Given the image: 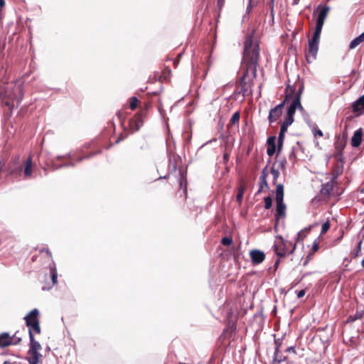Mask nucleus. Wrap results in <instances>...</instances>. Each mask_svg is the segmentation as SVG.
Here are the masks:
<instances>
[{
    "label": "nucleus",
    "instance_id": "f257e3e1",
    "mask_svg": "<svg viewBox=\"0 0 364 364\" xmlns=\"http://www.w3.org/2000/svg\"><path fill=\"white\" fill-rule=\"evenodd\" d=\"M259 50V43L254 40V32L252 31L245 38L241 68L243 74L237 85L236 92L241 94L243 97L252 95V81L257 77Z\"/></svg>",
    "mask_w": 364,
    "mask_h": 364
},
{
    "label": "nucleus",
    "instance_id": "f03ea898",
    "mask_svg": "<svg viewBox=\"0 0 364 364\" xmlns=\"http://www.w3.org/2000/svg\"><path fill=\"white\" fill-rule=\"evenodd\" d=\"M318 9H320V11L316 20L315 31L314 33L312 38L309 40V42L316 44L319 43L322 28L324 24L325 20L328 16V14L330 11V7L328 6H324L323 7H321L319 6Z\"/></svg>",
    "mask_w": 364,
    "mask_h": 364
},
{
    "label": "nucleus",
    "instance_id": "7ed1b4c3",
    "mask_svg": "<svg viewBox=\"0 0 364 364\" xmlns=\"http://www.w3.org/2000/svg\"><path fill=\"white\" fill-rule=\"evenodd\" d=\"M292 86L295 87V92L293 94V97L291 98L293 99V101L288 107L287 114L285 119L293 122L296 109H303V107L301 105V96L304 90V85L302 84H299V88L297 90L296 85H294Z\"/></svg>",
    "mask_w": 364,
    "mask_h": 364
},
{
    "label": "nucleus",
    "instance_id": "20e7f679",
    "mask_svg": "<svg viewBox=\"0 0 364 364\" xmlns=\"http://www.w3.org/2000/svg\"><path fill=\"white\" fill-rule=\"evenodd\" d=\"M295 92V87L287 85L285 90V99L279 105H277L274 108L271 109L269 113V121L270 123L276 122L282 115V109L284 107L286 102L293 97V94Z\"/></svg>",
    "mask_w": 364,
    "mask_h": 364
},
{
    "label": "nucleus",
    "instance_id": "39448f33",
    "mask_svg": "<svg viewBox=\"0 0 364 364\" xmlns=\"http://www.w3.org/2000/svg\"><path fill=\"white\" fill-rule=\"evenodd\" d=\"M23 81L21 79H18L15 82L14 87V97L12 98H4L3 102L9 109L12 110L14 106L18 105L23 96Z\"/></svg>",
    "mask_w": 364,
    "mask_h": 364
},
{
    "label": "nucleus",
    "instance_id": "423d86ee",
    "mask_svg": "<svg viewBox=\"0 0 364 364\" xmlns=\"http://www.w3.org/2000/svg\"><path fill=\"white\" fill-rule=\"evenodd\" d=\"M38 310L37 309H34L24 317L26 326L28 328L29 334L33 333V332L38 334L41 333V327L38 318Z\"/></svg>",
    "mask_w": 364,
    "mask_h": 364
},
{
    "label": "nucleus",
    "instance_id": "0eeeda50",
    "mask_svg": "<svg viewBox=\"0 0 364 364\" xmlns=\"http://www.w3.org/2000/svg\"><path fill=\"white\" fill-rule=\"evenodd\" d=\"M277 140L278 144V151H279L282 149V144H283V139L284 138H267V153L269 156H273L277 149L276 146V139Z\"/></svg>",
    "mask_w": 364,
    "mask_h": 364
},
{
    "label": "nucleus",
    "instance_id": "6e6552de",
    "mask_svg": "<svg viewBox=\"0 0 364 364\" xmlns=\"http://www.w3.org/2000/svg\"><path fill=\"white\" fill-rule=\"evenodd\" d=\"M347 144L346 138H337L335 142V148L336 153L334 154L336 159L338 161H343L342 151L344 149Z\"/></svg>",
    "mask_w": 364,
    "mask_h": 364
},
{
    "label": "nucleus",
    "instance_id": "1a4fd4ad",
    "mask_svg": "<svg viewBox=\"0 0 364 364\" xmlns=\"http://www.w3.org/2000/svg\"><path fill=\"white\" fill-rule=\"evenodd\" d=\"M318 50V44L309 42L308 49L306 52V58L309 63H312L316 59Z\"/></svg>",
    "mask_w": 364,
    "mask_h": 364
},
{
    "label": "nucleus",
    "instance_id": "9d476101",
    "mask_svg": "<svg viewBox=\"0 0 364 364\" xmlns=\"http://www.w3.org/2000/svg\"><path fill=\"white\" fill-rule=\"evenodd\" d=\"M352 109L356 116L361 115L364 112V95L360 96L352 104Z\"/></svg>",
    "mask_w": 364,
    "mask_h": 364
},
{
    "label": "nucleus",
    "instance_id": "9b49d317",
    "mask_svg": "<svg viewBox=\"0 0 364 364\" xmlns=\"http://www.w3.org/2000/svg\"><path fill=\"white\" fill-rule=\"evenodd\" d=\"M252 262L254 264L262 263L265 259V255L262 251L258 250H252L250 253Z\"/></svg>",
    "mask_w": 364,
    "mask_h": 364
},
{
    "label": "nucleus",
    "instance_id": "f8f14e48",
    "mask_svg": "<svg viewBox=\"0 0 364 364\" xmlns=\"http://www.w3.org/2000/svg\"><path fill=\"white\" fill-rule=\"evenodd\" d=\"M143 124V121L139 117H136L129 120V127L131 133H134L139 130L140 127Z\"/></svg>",
    "mask_w": 364,
    "mask_h": 364
},
{
    "label": "nucleus",
    "instance_id": "ddd939ff",
    "mask_svg": "<svg viewBox=\"0 0 364 364\" xmlns=\"http://www.w3.org/2000/svg\"><path fill=\"white\" fill-rule=\"evenodd\" d=\"M277 208L275 218L277 220H279L281 218L285 215L286 205L283 202V200H276Z\"/></svg>",
    "mask_w": 364,
    "mask_h": 364
},
{
    "label": "nucleus",
    "instance_id": "4468645a",
    "mask_svg": "<svg viewBox=\"0 0 364 364\" xmlns=\"http://www.w3.org/2000/svg\"><path fill=\"white\" fill-rule=\"evenodd\" d=\"M41 357V355L38 352L28 350L26 359L29 364H38L39 358Z\"/></svg>",
    "mask_w": 364,
    "mask_h": 364
},
{
    "label": "nucleus",
    "instance_id": "2eb2a0df",
    "mask_svg": "<svg viewBox=\"0 0 364 364\" xmlns=\"http://www.w3.org/2000/svg\"><path fill=\"white\" fill-rule=\"evenodd\" d=\"M13 343V338L8 333L0 334V346L6 347Z\"/></svg>",
    "mask_w": 364,
    "mask_h": 364
},
{
    "label": "nucleus",
    "instance_id": "dca6fc26",
    "mask_svg": "<svg viewBox=\"0 0 364 364\" xmlns=\"http://www.w3.org/2000/svg\"><path fill=\"white\" fill-rule=\"evenodd\" d=\"M240 119V112L236 111L235 112L233 113V114L232 115V117L230 119V122L228 124V129L229 130H230L232 129V127H233L234 126L238 125Z\"/></svg>",
    "mask_w": 364,
    "mask_h": 364
},
{
    "label": "nucleus",
    "instance_id": "f3484780",
    "mask_svg": "<svg viewBox=\"0 0 364 364\" xmlns=\"http://www.w3.org/2000/svg\"><path fill=\"white\" fill-rule=\"evenodd\" d=\"M284 244L282 241V239L281 238V241L278 242L277 244H275L273 246V248L274 250V252L276 255L279 257H284L286 254V250H284Z\"/></svg>",
    "mask_w": 364,
    "mask_h": 364
},
{
    "label": "nucleus",
    "instance_id": "a211bd4d",
    "mask_svg": "<svg viewBox=\"0 0 364 364\" xmlns=\"http://www.w3.org/2000/svg\"><path fill=\"white\" fill-rule=\"evenodd\" d=\"M25 177L28 178L32 176V158L29 156L25 161V168L23 170Z\"/></svg>",
    "mask_w": 364,
    "mask_h": 364
},
{
    "label": "nucleus",
    "instance_id": "6ab92c4d",
    "mask_svg": "<svg viewBox=\"0 0 364 364\" xmlns=\"http://www.w3.org/2000/svg\"><path fill=\"white\" fill-rule=\"evenodd\" d=\"M29 339H30V348L29 350L33 351L38 352L39 350L41 349V346L40 343L35 341L34 336L33 333H30L29 335Z\"/></svg>",
    "mask_w": 364,
    "mask_h": 364
},
{
    "label": "nucleus",
    "instance_id": "aec40b11",
    "mask_svg": "<svg viewBox=\"0 0 364 364\" xmlns=\"http://www.w3.org/2000/svg\"><path fill=\"white\" fill-rule=\"evenodd\" d=\"M364 42V32L354 38L349 44V49L352 50L355 48L361 43Z\"/></svg>",
    "mask_w": 364,
    "mask_h": 364
},
{
    "label": "nucleus",
    "instance_id": "412c9836",
    "mask_svg": "<svg viewBox=\"0 0 364 364\" xmlns=\"http://www.w3.org/2000/svg\"><path fill=\"white\" fill-rule=\"evenodd\" d=\"M50 274L52 279L53 284H56L58 282V272L55 264H53L50 267Z\"/></svg>",
    "mask_w": 364,
    "mask_h": 364
},
{
    "label": "nucleus",
    "instance_id": "4be33fe9",
    "mask_svg": "<svg viewBox=\"0 0 364 364\" xmlns=\"http://www.w3.org/2000/svg\"><path fill=\"white\" fill-rule=\"evenodd\" d=\"M276 200L284 199V186L281 183L278 184L276 188Z\"/></svg>",
    "mask_w": 364,
    "mask_h": 364
},
{
    "label": "nucleus",
    "instance_id": "5701e85b",
    "mask_svg": "<svg viewBox=\"0 0 364 364\" xmlns=\"http://www.w3.org/2000/svg\"><path fill=\"white\" fill-rule=\"evenodd\" d=\"M292 123H293L292 122H290V121H288L287 119H284V121L282 124L280 132L279 133V136H284V134H285V132L287 130L288 127L289 125H291Z\"/></svg>",
    "mask_w": 364,
    "mask_h": 364
},
{
    "label": "nucleus",
    "instance_id": "b1692460",
    "mask_svg": "<svg viewBox=\"0 0 364 364\" xmlns=\"http://www.w3.org/2000/svg\"><path fill=\"white\" fill-rule=\"evenodd\" d=\"M333 190V185L330 183H326L322 186L321 193L323 195H328Z\"/></svg>",
    "mask_w": 364,
    "mask_h": 364
},
{
    "label": "nucleus",
    "instance_id": "393cba45",
    "mask_svg": "<svg viewBox=\"0 0 364 364\" xmlns=\"http://www.w3.org/2000/svg\"><path fill=\"white\" fill-rule=\"evenodd\" d=\"M259 188L258 190V193L262 192V191L263 190L264 188H268V183L267 181V178H264V176L259 177Z\"/></svg>",
    "mask_w": 364,
    "mask_h": 364
},
{
    "label": "nucleus",
    "instance_id": "a878e982",
    "mask_svg": "<svg viewBox=\"0 0 364 364\" xmlns=\"http://www.w3.org/2000/svg\"><path fill=\"white\" fill-rule=\"evenodd\" d=\"M138 103H139V100L137 99V97H132L129 99V108L132 110H134L137 107Z\"/></svg>",
    "mask_w": 364,
    "mask_h": 364
},
{
    "label": "nucleus",
    "instance_id": "bb28decb",
    "mask_svg": "<svg viewBox=\"0 0 364 364\" xmlns=\"http://www.w3.org/2000/svg\"><path fill=\"white\" fill-rule=\"evenodd\" d=\"M244 191H245L244 186H241L238 190V193L236 196V200L238 202V203H240V204L242 203V200L243 198V195H244Z\"/></svg>",
    "mask_w": 364,
    "mask_h": 364
},
{
    "label": "nucleus",
    "instance_id": "cd10ccee",
    "mask_svg": "<svg viewBox=\"0 0 364 364\" xmlns=\"http://www.w3.org/2000/svg\"><path fill=\"white\" fill-rule=\"evenodd\" d=\"M272 175L273 176V183H276L279 176V171L278 169H275L273 166L271 170Z\"/></svg>",
    "mask_w": 364,
    "mask_h": 364
},
{
    "label": "nucleus",
    "instance_id": "c85d7f7f",
    "mask_svg": "<svg viewBox=\"0 0 364 364\" xmlns=\"http://www.w3.org/2000/svg\"><path fill=\"white\" fill-rule=\"evenodd\" d=\"M272 205V200L270 196L264 198V208L269 209Z\"/></svg>",
    "mask_w": 364,
    "mask_h": 364
},
{
    "label": "nucleus",
    "instance_id": "c756f323",
    "mask_svg": "<svg viewBox=\"0 0 364 364\" xmlns=\"http://www.w3.org/2000/svg\"><path fill=\"white\" fill-rule=\"evenodd\" d=\"M363 138H351V145L353 147H358L362 142Z\"/></svg>",
    "mask_w": 364,
    "mask_h": 364
},
{
    "label": "nucleus",
    "instance_id": "7c9ffc66",
    "mask_svg": "<svg viewBox=\"0 0 364 364\" xmlns=\"http://www.w3.org/2000/svg\"><path fill=\"white\" fill-rule=\"evenodd\" d=\"M221 243L223 245L228 246L232 243V239L229 237H225L222 239Z\"/></svg>",
    "mask_w": 364,
    "mask_h": 364
},
{
    "label": "nucleus",
    "instance_id": "2f4dec72",
    "mask_svg": "<svg viewBox=\"0 0 364 364\" xmlns=\"http://www.w3.org/2000/svg\"><path fill=\"white\" fill-rule=\"evenodd\" d=\"M330 228V223L328 222H326L322 225L321 228V233H325Z\"/></svg>",
    "mask_w": 364,
    "mask_h": 364
},
{
    "label": "nucleus",
    "instance_id": "473e14b6",
    "mask_svg": "<svg viewBox=\"0 0 364 364\" xmlns=\"http://www.w3.org/2000/svg\"><path fill=\"white\" fill-rule=\"evenodd\" d=\"M269 6L270 11H271V15L273 17L274 16V0H270Z\"/></svg>",
    "mask_w": 364,
    "mask_h": 364
},
{
    "label": "nucleus",
    "instance_id": "72a5a7b5",
    "mask_svg": "<svg viewBox=\"0 0 364 364\" xmlns=\"http://www.w3.org/2000/svg\"><path fill=\"white\" fill-rule=\"evenodd\" d=\"M362 135H363L362 129H358L354 132L353 136H362Z\"/></svg>",
    "mask_w": 364,
    "mask_h": 364
},
{
    "label": "nucleus",
    "instance_id": "f704fd0d",
    "mask_svg": "<svg viewBox=\"0 0 364 364\" xmlns=\"http://www.w3.org/2000/svg\"><path fill=\"white\" fill-rule=\"evenodd\" d=\"M362 243H363V241L362 240H360L358 243V246H357V252L355 253V256H358L360 252L361 251V245H362Z\"/></svg>",
    "mask_w": 364,
    "mask_h": 364
},
{
    "label": "nucleus",
    "instance_id": "c9c22d12",
    "mask_svg": "<svg viewBox=\"0 0 364 364\" xmlns=\"http://www.w3.org/2000/svg\"><path fill=\"white\" fill-rule=\"evenodd\" d=\"M314 136H322L323 133L320 129H314Z\"/></svg>",
    "mask_w": 364,
    "mask_h": 364
},
{
    "label": "nucleus",
    "instance_id": "e433bc0d",
    "mask_svg": "<svg viewBox=\"0 0 364 364\" xmlns=\"http://www.w3.org/2000/svg\"><path fill=\"white\" fill-rule=\"evenodd\" d=\"M305 294L306 291L304 289L300 290L299 291L297 292V297L301 298L305 295Z\"/></svg>",
    "mask_w": 364,
    "mask_h": 364
},
{
    "label": "nucleus",
    "instance_id": "4c0bfd02",
    "mask_svg": "<svg viewBox=\"0 0 364 364\" xmlns=\"http://www.w3.org/2000/svg\"><path fill=\"white\" fill-rule=\"evenodd\" d=\"M286 351H287V352H291V353H296L295 347H294V346L289 347V348L286 350Z\"/></svg>",
    "mask_w": 364,
    "mask_h": 364
},
{
    "label": "nucleus",
    "instance_id": "58836bf2",
    "mask_svg": "<svg viewBox=\"0 0 364 364\" xmlns=\"http://www.w3.org/2000/svg\"><path fill=\"white\" fill-rule=\"evenodd\" d=\"M266 171H267V167H266L265 168H264V169H263V171H262V174H261V176H264V178H267V173Z\"/></svg>",
    "mask_w": 364,
    "mask_h": 364
},
{
    "label": "nucleus",
    "instance_id": "ea45409f",
    "mask_svg": "<svg viewBox=\"0 0 364 364\" xmlns=\"http://www.w3.org/2000/svg\"><path fill=\"white\" fill-rule=\"evenodd\" d=\"M266 171H267V167H266L265 168H264V169H263V171H262V174H261V176H264V178H267V173Z\"/></svg>",
    "mask_w": 364,
    "mask_h": 364
},
{
    "label": "nucleus",
    "instance_id": "a19ab883",
    "mask_svg": "<svg viewBox=\"0 0 364 364\" xmlns=\"http://www.w3.org/2000/svg\"><path fill=\"white\" fill-rule=\"evenodd\" d=\"M179 174H180V176H181V178H183V172H182V171H179ZM180 186H181V188H182V187H183V181H182V178H181V181H180Z\"/></svg>",
    "mask_w": 364,
    "mask_h": 364
},
{
    "label": "nucleus",
    "instance_id": "79ce46f5",
    "mask_svg": "<svg viewBox=\"0 0 364 364\" xmlns=\"http://www.w3.org/2000/svg\"><path fill=\"white\" fill-rule=\"evenodd\" d=\"M278 348H277L275 352H274V356H275V359H277L278 360V362H281L282 361V359H279V358H277V355L278 354Z\"/></svg>",
    "mask_w": 364,
    "mask_h": 364
},
{
    "label": "nucleus",
    "instance_id": "37998d69",
    "mask_svg": "<svg viewBox=\"0 0 364 364\" xmlns=\"http://www.w3.org/2000/svg\"><path fill=\"white\" fill-rule=\"evenodd\" d=\"M349 134L347 129H346L344 131H343V136H348V135Z\"/></svg>",
    "mask_w": 364,
    "mask_h": 364
},
{
    "label": "nucleus",
    "instance_id": "c03bdc74",
    "mask_svg": "<svg viewBox=\"0 0 364 364\" xmlns=\"http://www.w3.org/2000/svg\"><path fill=\"white\" fill-rule=\"evenodd\" d=\"M285 161H282L279 163V166H280L282 168H284V164H285Z\"/></svg>",
    "mask_w": 364,
    "mask_h": 364
},
{
    "label": "nucleus",
    "instance_id": "a18cd8bd",
    "mask_svg": "<svg viewBox=\"0 0 364 364\" xmlns=\"http://www.w3.org/2000/svg\"><path fill=\"white\" fill-rule=\"evenodd\" d=\"M70 164H61V165H59V166H56V168H60V167H64V166H69Z\"/></svg>",
    "mask_w": 364,
    "mask_h": 364
},
{
    "label": "nucleus",
    "instance_id": "49530a36",
    "mask_svg": "<svg viewBox=\"0 0 364 364\" xmlns=\"http://www.w3.org/2000/svg\"><path fill=\"white\" fill-rule=\"evenodd\" d=\"M5 5L4 0H0V7H4Z\"/></svg>",
    "mask_w": 364,
    "mask_h": 364
},
{
    "label": "nucleus",
    "instance_id": "de8ad7c7",
    "mask_svg": "<svg viewBox=\"0 0 364 364\" xmlns=\"http://www.w3.org/2000/svg\"><path fill=\"white\" fill-rule=\"evenodd\" d=\"M279 262H280V260H279V259L275 262V263H274V267H275L276 268L278 267V265H279Z\"/></svg>",
    "mask_w": 364,
    "mask_h": 364
},
{
    "label": "nucleus",
    "instance_id": "09e8293b",
    "mask_svg": "<svg viewBox=\"0 0 364 364\" xmlns=\"http://www.w3.org/2000/svg\"><path fill=\"white\" fill-rule=\"evenodd\" d=\"M223 0H218V4L219 6H222Z\"/></svg>",
    "mask_w": 364,
    "mask_h": 364
},
{
    "label": "nucleus",
    "instance_id": "8fccbe9b",
    "mask_svg": "<svg viewBox=\"0 0 364 364\" xmlns=\"http://www.w3.org/2000/svg\"><path fill=\"white\" fill-rule=\"evenodd\" d=\"M302 235H303V231H302V230H301V231H300V232H298V235H298V237H301L302 236Z\"/></svg>",
    "mask_w": 364,
    "mask_h": 364
},
{
    "label": "nucleus",
    "instance_id": "3c124183",
    "mask_svg": "<svg viewBox=\"0 0 364 364\" xmlns=\"http://www.w3.org/2000/svg\"><path fill=\"white\" fill-rule=\"evenodd\" d=\"M242 134L245 135H245H250L251 134L250 130L247 133L243 132Z\"/></svg>",
    "mask_w": 364,
    "mask_h": 364
},
{
    "label": "nucleus",
    "instance_id": "603ef678",
    "mask_svg": "<svg viewBox=\"0 0 364 364\" xmlns=\"http://www.w3.org/2000/svg\"><path fill=\"white\" fill-rule=\"evenodd\" d=\"M117 115H118V117H119V119H121V118H122V113H121L120 112H119L117 113Z\"/></svg>",
    "mask_w": 364,
    "mask_h": 364
},
{
    "label": "nucleus",
    "instance_id": "864d4df0",
    "mask_svg": "<svg viewBox=\"0 0 364 364\" xmlns=\"http://www.w3.org/2000/svg\"><path fill=\"white\" fill-rule=\"evenodd\" d=\"M313 248H314V250H316L318 249L317 245H316V244H315V245H314Z\"/></svg>",
    "mask_w": 364,
    "mask_h": 364
},
{
    "label": "nucleus",
    "instance_id": "5fc2aeb1",
    "mask_svg": "<svg viewBox=\"0 0 364 364\" xmlns=\"http://www.w3.org/2000/svg\"><path fill=\"white\" fill-rule=\"evenodd\" d=\"M122 139V138H118V139H117V140H116L115 143H116V144H118V143L120 141V140H121Z\"/></svg>",
    "mask_w": 364,
    "mask_h": 364
},
{
    "label": "nucleus",
    "instance_id": "6e6d98bb",
    "mask_svg": "<svg viewBox=\"0 0 364 364\" xmlns=\"http://www.w3.org/2000/svg\"><path fill=\"white\" fill-rule=\"evenodd\" d=\"M361 266L364 268V259L361 261Z\"/></svg>",
    "mask_w": 364,
    "mask_h": 364
},
{
    "label": "nucleus",
    "instance_id": "4d7b16f0",
    "mask_svg": "<svg viewBox=\"0 0 364 364\" xmlns=\"http://www.w3.org/2000/svg\"><path fill=\"white\" fill-rule=\"evenodd\" d=\"M228 154H225L224 155V159L225 160L228 159Z\"/></svg>",
    "mask_w": 364,
    "mask_h": 364
},
{
    "label": "nucleus",
    "instance_id": "13d9d810",
    "mask_svg": "<svg viewBox=\"0 0 364 364\" xmlns=\"http://www.w3.org/2000/svg\"><path fill=\"white\" fill-rule=\"evenodd\" d=\"M249 2H250V5H252L253 4V0H249Z\"/></svg>",
    "mask_w": 364,
    "mask_h": 364
},
{
    "label": "nucleus",
    "instance_id": "bf43d9fd",
    "mask_svg": "<svg viewBox=\"0 0 364 364\" xmlns=\"http://www.w3.org/2000/svg\"><path fill=\"white\" fill-rule=\"evenodd\" d=\"M173 168L174 171H176V164L173 165Z\"/></svg>",
    "mask_w": 364,
    "mask_h": 364
},
{
    "label": "nucleus",
    "instance_id": "052dcab7",
    "mask_svg": "<svg viewBox=\"0 0 364 364\" xmlns=\"http://www.w3.org/2000/svg\"><path fill=\"white\" fill-rule=\"evenodd\" d=\"M294 250H295V245L294 246L293 249L290 251V253H292Z\"/></svg>",
    "mask_w": 364,
    "mask_h": 364
},
{
    "label": "nucleus",
    "instance_id": "680f3d73",
    "mask_svg": "<svg viewBox=\"0 0 364 364\" xmlns=\"http://www.w3.org/2000/svg\"><path fill=\"white\" fill-rule=\"evenodd\" d=\"M361 193H364V188L361 190Z\"/></svg>",
    "mask_w": 364,
    "mask_h": 364
},
{
    "label": "nucleus",
    "instance_id": "e2e57ef3",
    "mask_svg": "<svg viewBox=\"0 0 364 364\" xmlns=\"http://www.w3.org/2000/svg\"><path fill=\"white\" fill-rule=\"evenodd\" d=\"M245 127H247V126H248V124H247V122H245Z\"/></svg>",
    "mask_w": 364,
    "mask_h": 364
},
{
    "label": "nucleus",
    "instance_id": "0e129e2a",
    "mask_svg": "<svg viewBox=\"0 0 364 364\" xmlns=\"http://www.w3.org/2000/svg\"><path fill=\"white\" fill-rule=\"evenodd\" d=\"M174 63L175 66H176L177 63H176V61H174V63Z\"/></svg>",
    "mask_w": 364,
    "mask_h": 364
},
{
    "label": "nucleus",
    "instance_id": "69168bd1",
    "mask_svg": "<svg viewBox=\"0 0 364 364\" xmlns=\"http://www.w3.org/2000/svg\"><path fill=\"white\" fill-rule=\"evenodd\" d=\"M112 144H109V146L107 149H108V148H109L110 146H112Z\"/></svg>",
    "mask_w": 364,
    "mask_h": 364
},
{
    "label": "nucleus",
    "instance_id": "338daca9",
    "mask_svg": "<svg viewBox=\"0 0 364 364\" xmlns=\"http://www.w3.org/2000/svg\"><path fill=\"white\" fill-rule=\"evenodd\" d=\"M294 1H296V3H297V1H298L299 0H294Z\"/></svg>",
    "mask_w": 364,
    "mask_h": 364
}]
</instances>
